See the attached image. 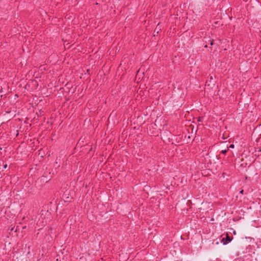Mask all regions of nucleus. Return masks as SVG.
<instances>
[{
  "label": "nucleus",
  "mask_w": 261,
  "mask_h": 261,
  "mask_svg": "<svg viewBox=\"0 0 261 261\" xmlns=\"http://www.w3.org/2000/svg\"><path fill=\"white\" fill-rule=\"evenodd\" d=\"M231 241V239L227 235L226 238V241L224 242V238L222 239L223 244L226 245Z\"/></svg>",
  "instance_id": "1"
},
{
  "label": "nucleus",
  "mask_w": 261,
  "mask_h": 261,
  "mask_svg": "<svg viewBox=\"0 0 261 261\" xmlns=\"http://www.w3.org/2000/svg\"><path fill=\"white\" fill-rule=\"evenodd\" d=\"M215 81H214V79L213 76H211L210 78L209 81H206V84L207 85V86L210 85V83H212L213 84H214Z\"/></svg>",
  "instance_id": "2"
},
{
  "label": "nucleus",
  "mask_w": 261,
  "mask_h": 261,
  "mask_svg": "<svg viewBox=\"0 0 261 261\" xmlns=\"http://www.w3.org/2000/svg\"><path fill=\"white\" fill-rule=\"evenodd\" d=\"M227 150H228V149H224V150H222L221 152H222L223 154H225L227 152Z\"/></svg>",
  "instance_id": "3"
},
{
  "label": "nucleus",
  "mask_w": 261,
  "mask_h": 261,
  "mask_svg": "<svg viewBox=\"0 0 261 261\" xmlns=\"http://www.w3.org/2000/svg\"><path fill=\"white\" fill-rule=\"evenodd\" d=\"M234 147V145L233 144H231L228 147V148H233Z\"/></svg>",
  "instance_id": "4"
},
{
  "label": "nucleus",
  "mask_w": 261,
  "mask_h": 261,
  "mask_svg": "<svg viewBox=\"0 0 261 261\" xmlns=\"http://www.w3.org/2000/svg\"><path fill=\"white\" fill-rule=\"evenodd\" d=\"M243 192H244V190H242L240 192V194H243Z\"/></svg>",
  "instance_id": "5"
},
{
  "label": "nucleus",
  "mask_w": 261,
  "mask_h": 261,
  "mask_svg": "<svg viewBox=\"0 0 261 261\" xmlns=\"http://www.w3.org/2000/svg\"><path fill=\"white\" fill-rule=\"evenodd\" d=\"M4 167L5 168H6L7 167V164L5 165Z\"/></svg>",
  "instance_id": "6"
},
{
  "label": "nucleus",
  "mask_w": 261,
  "mask_h": 261,
  "mask_svg": "<svg viewBox=\"0 0 261 261\" xmlns=\"http://www.w3.org/2000/svg\"><path fill=\"white\" fill-rule=\"evenodd\" d=\"M213 45V41H211V45Z\"/></svg>",
  "instance_id": "7"
},
{
  "label": "nucleus",
  "mask_w": 261,
  "mask_h": 261,
  "mask_svg": "<svg viewBox=\"0 0 261 261\" xmlns=\"http://www.w3.org/2000/svg\"><path fill=\"white\" fill-rule=\"evenodd\" d=\"M258 151H261V148L259 149V150H258Z\"/></svg>",
  "instance_id": "8"
},
{
  "label": "nucleus",
  "mask_w": 261,
  "mask_h": 261,
  "mask_svg": "<svg viewBox=\"0 0 261 261\" xmlns=\"http://www.w3.org/2000/svg\"><path fill=\"white\" fill-rule=\"evenodd\" d=\"M204 47H207V45H205L204 46Z\"/></svg>",
  "instance_id": "9"
}]
</instances>
